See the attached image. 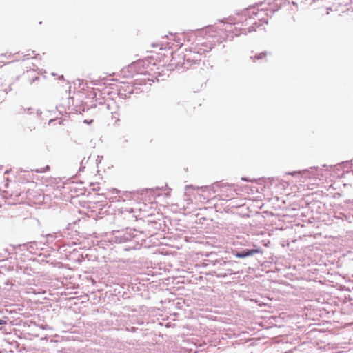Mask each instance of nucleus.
Segmentation results:
<instances>
[{
    "instance_id": "obj_9",
    "label": "nucleus",
    "mask_w": 353,
    "mask_h": 353,
    "mask_svg": "<svg viewBox=\"0 0 353 353\" xmlns=\"http://www.w3.org/2000/svg\"><path fill=\"white\" fill-rule=\"evenodd\" d=\"M6 323V322L4 321V320H1L0 319V325H5Z\"/></svg>"
},
{
    "instance_id": "obj_8",
    "label": "nucleus",
    "mask_w": 353,
    "mask_h": 353,
    "mask_svg": "<svg viewBox=\"0 0 353 353\" xmlns=\"http://www.w3.org/2000/svg\"><path fill=\"white\" fill-rule=\"evenodd\" d=\"M27 55H28V56H30V57H32V58H36V56H37V54H34V52H32V54H28Z\"/></svg>"
},
{
    "instance_id": "obj_5",
    "label": "nucleus",
    "mask_w": 353,
    "mask_h": 353,
    "mask_svg": "<svg viewBox=\"0 0 353 353\" xmlns=\"http://www.w3.org/2000/svg\"><path fill=\"white\" fill-rule=\"evenodd\" d=\"M261 250L260 249H251V250H246L241 252H238L235 254V256L237 258H244V257L252 256L255 254H258V253H261Z\"/></svg>"
},
{
    "instance_id": "obj_11",
    "label": "nucleus",
    "mask_w": 353,
    "mask_h": 353,
    "mask_svg": "<svg viewBox=\"0 0 353 353\" xmlns=\"http://www.w3.org/2000/svg\"><path fill=\"white\" fill-rule=\"evenodd\" d=\"M121 83H125V81H120Z\"/></svg>"
},
{
    "instance_id": "obj_6",
    "label": "nucleus",
    "mask_w": 353,
    "mask_h": 353,
    "mask_svg": "<svg viewBox=\"0 0 353 353\" xmlns=\"http://www.w3.org/2000/svg\"><path fill=\"white\" fill-rule=\"evenodd\" d=\"M10 57H11L10 54L6 55L5 54H0V67H1L3 65L10 63L11 61H9V59L10 58Z\"/></svg>"
},
{
    "instance_id": "obj_1",
    "label": "nucleus",
    "mask_w": 353,
    "mask_h": 353,
    "mask_svg": "<svg viewBox=\"0 0 353 353\" xmlns=\"http://www.w3.org/2000/svg\"><path fill=\"white\" fill-rule=\"evenodd\" d=\"M156 60L154 56H150L144 59L134 61L132 64L137 74H150L158 68Z\"/></svg>"
},
{
    "instance_id": "obj_3",
    "label": "nucleus",
    "mask_w": 353,
    "mask_h": 353,
    "mask_svg": "<svg viewBox=\"0 0 353 353\" xmlns=\"http://www.w3.org/2000/svg\"><path fill=\"white\" fill-rule=\"evenodd\" d=\"M236 195L235 189L233 185H225L221 188L220 198L222 200H230L233 199Z\"/></svg>"
},
{
    "instance_id": "obj_4",
    "label": "nucleus",
    "mask_w": 353,
    "mask_h": 353,
    "mask_svg": "<svg viewBox=\"0 0 353 353\" xmlns=\"http://www.w3.org/2000/svg\"><path fill=\"white\" fill-rule=\"evenodd\" d=\"M137 74L136 70L134 69L132 63L130 65L124 67L121 70L120 75L123 79H128L132 78Z\"/></svg>"
},
{
    "instance_id": "obj_7",
    "label": "nucleus",
    "mask_w": 353,
    "mask_h": 353,
    "mask_svg": "<svg viewBox=\"0 0 353 353\" xmlns=\"http://www.w3.org/2000/svg\"><path fill=\"white\" fill-rule=\"evenodd\" d=\"M266 56V53L263 52V53H261L259 54L258 56H255V58L256 59H262L263 57H265Z\"/></svg>"
},
{
    "instance_id": "obj_2",
    "label": "nucleus",
    "mask_w": 353,
    "mask_h": 353,
    "mask_svg": "<svg viewBox=\"0 0 353 353\" xmlns=\"http://www.w3.org/2000/svg\"><path fill=\"white\" fill-rule=\"evenodd\" d=\"M200 34L205 37L207 39H211L208 43L205 44L206 48L203 49V52L210 50L216 43L221 42L217 29L212 26L208 27L207 28L202 30L200 32Z\"/></svg>"
},
{
    "instance_id": "obj_10",
    "label": "nucleus",
    "mask_w": 353,
    "mask_h": 353,
    "mask_svg": "<svg viewBox=\"0 0 353 353\" xmlns=\"http://www.w3.org/2000/svg\"><path fill=\"white\" fill-rule=\"evenodd\" d=\"M92 122V120H90V121L85 120V121H84V123H88V124H90V123H91Z\"/></svg>"
}]
</instances>
